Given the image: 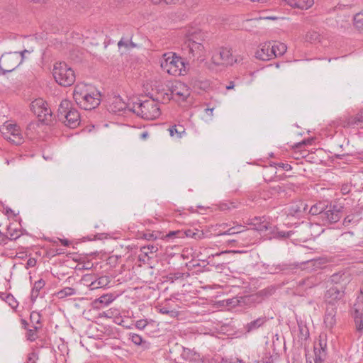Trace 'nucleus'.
<instances>
[{
    "mask_svg": "<svg viewBox=\"0 0 363 363\" xmlns=\"http://www.w3.org/2000/svg\"><path fill=\"white\" fill-rule=\"evenodd\" d=\"M363 124V111L359 112L355 116H344L341 125L343 127H351Z\"/></svg>",
    "mask_w": 363,
    "mask_h": 363,
    "instance_id": "obj_19",
    "label": "nucleus"
},
{
    "mask_svg": "<svg viewBox=\"0 0 363 363\" xmlns=\"http://www.w3.org/2000/svg\"><path fill=\"white\" fill-rule=\"evenodd\" d=\"M179 0H151V1L154 4H174L177 2H178Z\"/></svg>",
    "mask_w": 363,
    "mask_h": 363,
    "instance_id": "obj_46",
    "label": "nucleus"
},
{
    "mask_svg": "<svg viewBox=\"0 0 363 363\" xmlns=\"http://www.w3.org/2000/svg\"><path fill=\"white\" fill-rule=\"evenodd\" d=\"M9 305L11 306V308H15L17 307L18 303L16 301H13V303H11L9 301Z\"/></svg>",
    "mask_w": 363,
    "mask_h": 363,
    "instance_id": "obj_63",
    "label": "nucleus"
},
{
    "mask_svg": "<svg viewBox=\"0 0 363 363\" xmlns=\"http://www.w3.org/2000/svg\"><path fill=\"white\" fill-rule=\"evenodd\" d=\"M118 48L125 47L126 48H135L136 45L134 43H133L130 39L122 38L118 43Z\"/></svg>",
    "mask_w": 363,
    "mask_h": 363,
    "instance_id": "obj_38",
    "label": "nucleus"
},
{
    "mask_svg": "<svg viewBox=\"0 0 363 363\" xmlns=\"http://www.w3.org/2000/svg\"><path fill=\"white\" fill-rule=\"evenodd\" d=\"M89 287L90 290H94V289H96L101 288L100 286V285L99 284V283H98L96 279H94V281H91V283L89 284Z\"/></svg>",
    "mask_w": 363,
    "mask_h": 363,
    "instance_id": "obj_51",
    "label": "nucleus"
},
{
    "mask_svg": "<svg viewBox=\"0 0 363 363\" xmlns=\"http://www.w3.org/2000/svg\"><path fill=\"white\" fill-rule=\"evenodd\" d=\"M45 285V281L43 279H40L36 281L34 284L31 291V298L32 300H35L40 294V291L43 289Z\"/></svg>",
    "mask_w": 363,
    "mask_h": 363,
    "instance_id": "obj_24",
    "label": "nucleus"
},
{
    "mask_svg": "<svg viewBox=\"0 0 363 363\" xmlns=\"http://www.w3.org/2000/svg\"><path fill=\"white\" fill-rule=\"evenodd\" d=\"M342 212L343 206L341 204H330L321 214V219L325 223H335L342 218Z\"/></svg>",
    "mask_w": 363,
    "mask_h": 363,
    "instance_id": "obj_12",
    "label": "nucleus"
},
{
    "mask_svg": "<svg viewBox=\"0 0 363 363\" xmlns=\"http://www.w3.org/2000/svg\"><path fill=\"white\" fill-rule=\"evenodd\" d=\"M182 357L184 359L189 361L190 363L196 362L200 359L199 354L190 349L184 348Z\"/></svg>",
    "mask_w": 363,
    "mask_h": 363,
    "instance_id": "obj_23",
    "label": "nucleus"
},
{
    "mask_svg": "<svg viewBox=\"0 0 363 363\" xmlns=\"http://www.w3.org/2000/svg\"><path fill=\"white\" fill-rule=\"evenodd\" d=\"M50 242L52 243L53 246H58L60 243V238H57L55 240H50Z\"/></svg>",
    "mask_w": 363,
    "mask_h": 363,
    "instance_id": "obj_60",
    "label": "nucleus"
},
{
    "mask_svg": "<svg viewBox=\"0 0 363 363\" xmlns=\"http://www.w3.org/2000/svg\"><path fill=\"white\" fill-rule=\"evenodd\" d=\"M345 296V291L342 287H330L324 295V300L326 306L337 307L340 301Z\"/></svg>",
    "mask_w": 363,
    "mask_h": 363,
    "instance_id": "obj_14",
    "label": "nucleus"
},
{
    "mask_svg": "<svg viewBox=\"0 0 363 363\" xmlns=\"http://www.w3.org/2000/svg\"><path fill=\"white\" fill-rule=\"evenodd\" d=\"M277 166L279 167H281V169H283L285 171H289V170L291 169V166L289 164H287V163L280 162V163L277 164Z\"/></svg>",
    "mask_w": 363,
    "mask_h": 363,
    "instance_id": "obj_53",
    "label": "nucleus"
},
{
    "mask_svg": "<svg viewBox=\"0 0 363 363\" xmlns=\"http://www.w3.org/2000/svg\"><path fill=\"white\" fill-rule=\"evenodd\" d=\"M112 301H113L112 296L111 295L106 294V295L101 296V297L97 298L94 301V304L96 306H99V304H103L104 306H107Z\"/></svg>",
    "mask_w": 363,
    "mask_h": 363,
    "instance_id": "obj_34",
    "label": "nucleus"
},
{
    "mask_svg": "<svg viewBox=\"0 0 363 363\" xmlns=\"http://www.w3.org/2000/svg\"><path fill=\"white\" fill-rule=\"evenodd\" d=\"M60 243L63 246H69L71 242L67 239H60Z\"/></svg>",
    "mask_w": 363,
    "mask_h": 363,
    "instance_id": "obj_56",
    "label": "nucleus"
},
{
    "mask_svg": "<svg viewBox=\"0 0 363 363\" xmlns=\"http://www.w3.org/2000/svg\"><path fill=\"white\" fill-rule=\"evenodd\" d=\"M21 324H22V327H23L24 329H26V330H27V329H28V328H27V327H28V322H27L26 320L22 319V320H21Z\"/></svg>",
    "mask_w": 363,
    "mask_h": 363,
    "instance_id": "obj_62",
    "label": "nucleus"
},
{
    "mask_svg": "<svg viewBox=\"0 0 363 363\" xmlns=\"http://www.w3.org/2000/svg\"><path fill=\"white\" fill-rule=\"evenodd\" d=\"M235 86L234 82H230L229 84L226 86V89L230 90L233 89Z\"/></svg>",
    "mask_w": 363,
    "mask_h": 363,
    "instance_id": "obj_61",
    "label": "nucleus"
},
{
    "mask_svg": "<svg viewBox=\"0 0 363 363\" xmlns=\"http://www.w3.org/2000/svg\"><path fill=\"white\" fill-rule=\"evenodd\" d=\"M77 294V290L72 287H65L56 293L58 298H65L67 296H74Z\"/></svg>",
    "mask_w": 363,
    "mask_h": 363,
    "instance_id": "obj_27",
    "label": "nucleus"
},
{
    "mask_svg": "<svg viewBox=\"0 0 363 363\" xmlns=\"http://www.w3.org/2000/svg\"><path fill=\"white\" fill-rule=\"evenodd\" d=\"M182 50L184 55L191 60L203 61L205 56L204 46L201 43L195 40V36L191 35L186 39L182 46Z\"/></svg>",
    "mask_w": 363,
    "mask_h": 363,
    "instance_id": "obj_8",
    "label": "nucleus"
},
{
    "mask_svg": "<svg viewBox=\"0 0 363 363\" xmlns=\"http://www.w3.org/2000/svg\"><path fill=\"white\" fill-rule=\"evenodd\" d=\"M350 314L354 320L356 330L363 334V308L362 303H355L350 311Z\"/></svg>",
    "mask_w": 363,
    "mask_h": 363,
    "instance_id": "obj_16",
    "label": "nucleus"
},
{
    "mask_svg": "<svg viewBox=\"0 0 363 363\" xmlns=\"http://www.w3.org/2000/svg\"><path fill=\"white\" fill-rule=\"evenodd\" d=\"M161 67L170 75L179 76L185 71V64L182 57L175 53L169 52L163 55Z\"/></svg>",
    "mask_w": 363,
    "mask_h": 363,
    "instance_id": "obj_7",
    "label": "nucleus"
},
{
    "mask_svg": "<svg viewBox=\"0 0 363 363\" xmlns=\"http://www.w3.org/2000/svg\"><path fill=\"white\" fill-rule=\"evenodd\" d=\"M211 61L214 65L218 66L231 65L235 62L230 50L226 48L215 50L212 55Z\"/></svg>",
    "mask_w": 363,
    "mask_h": 363,
    "instance_id": "obj_13",
    "label": "nucleus"
},
{
    "mask_svg": "<svg viewBox=\"0 0 363 363\" xmlns=\"http://www.w3.org/2000/svg\"><path fill=\"white\" fill-rule=\"evenodd\" d=\"M158 250L157 246L149 245L141 247L140 251L143 254L144 257L147 256L149 253H154Z\"/></svg>",
    "mask_w": 363,
    "mask_h": 363,
    "instance_id": "obj_37",
    "label": "nucleus"
},
{
    "mask_svg": "<svg viewBox=\"0 0 363 363\" xmlns=\"http://www.w3.org/2000/svg\"><path fill=\"white\" fill-rule=\"evenodd\" d=\"M324 211V205L321 203H315L310 207L308 209V213L311 215H320L321 217V214Z\"/></svg>",
    "mask_w": 363,
    "mask_h": 363,
    "instance_id": "obj_31",
    "label": "nucleus"
},
{
    "mask_svg": "<svg viewBox=\"0 0 363 363\" xmlns=\"http://www.w3.org/2000/svg\"><path fill=\"white\" fill-rule=\"evenodd\" d=\"M337 307L325 306L323 322L325 327L332 330L337 323Z\"/></svg>",
    "mask_w": 363,
    "mask_h": 363,
    "instance_id": "obj_18",
    "label": "nucleus"
},
{
    "mask_svg": "<svg viewBox=\"0 0 363 363\" xmlns=\"http://www.w3.org/2000/svg\"><path fill=\"white\" fill-rule=\"evenodd\" d=\"M176 235H177V237H179V238H182V237H184V235H185L187 238H191L195 240H201L204 238V233L202 231L199 230L197 229H195V230L189 229L185 231H179V230L170 231L167 235V237L171 238Z\"/></svg>",
    "mask_w": 363,
    "mask_h": 363,
    "instance_id": "obj_17",
    "label": "nucleus"
},
{
    "mask_svg": "<svg viewBox=\"0 0 363 363\" xmlns=\"http://www.w3.org/2000/svg\"><path fill=\"white\" fill-rule=\"evenodd\" d=\"M218 206L220 211H230L231 209L238 208V203L237 201H225L220 202Z\"/></svg>",
    "mask_w": 363,
    "mask_h": 363,
    "instance_id": "obj_28",
    "label": "nucleus"
},
{
    "mask_svg": "<svg viewBox=\"0 0 363 363\" xmlns=\"http://www.w3.org/2000/svg\"><path fill=\"white\" fill-rule=\"evenodd\" d=\"M59 121L70 128H77L80 123V116L78 111L72 106L70 101L62 100L57 111Z\"/></svg>",
    "mask_w": 363,
    "mask_h": 363,
    "instance_id": "obj_2",
    "label": "nucleus"
},
{
    "mask_svg": "<svg viewBox=\"0 0 363 363\" xmlns=\"http://www.w3.org/2000/svg\"><path fill=\"white\" fill-rule=\"evenodd\" d=\"M286 50V45L280 42L264 43L258 47L255 52V57L260 60L267 61L283 55Z\"/></svg>",
    "mask_w": 363,
    "mask_h": 363,
    "instance_id": "obj_4",
    "label": "nucleus"
},
{
    "mask_svg": "<svg viewBox=\"0 0 363 363\" xmlns=\"http://www.w3.org/2000/svg\"><path fill=\"white\" fill-rule=\"evenodd\" d=\"M345 273L339 272L337 273L333 274L331 276L330 279H331L332 282H333L335 284H338V283H340L341 281H345Z\"/></svg>",
    "mask_w": 363,
    "mask_h": 363,
    "instance_id": "obj_39",
    "label": "nucleus"
},
{
    "mask_svg": "<svg viewBox=\"0 0 363 363\" xmlns=\"http://www.w3.org/2000/svg\"><path fill=\"white\" fill-rule=\"evenodd\" d=\"M305 39L308 42H310L311 43H315L317 42H320V35L318 32L311 30L308 31L306 34Z\"/></svg>",
    "mask_w": 363,
    "mask_h": 363,
    "instance_id": "obj_30",
    "label": "nucleus"
},
{
    "mask_svg": "<svg viewBox=\"0 0 363 363\" xmlns=\"http://www.w3.org/2000/svg\"><path fill=\"white\" fill-rule=\"evenodd\" d=\"M264 363H272V357H266L262 361Z\"/></svg>",
    "mask_w": 363,
    "mask_h": 363,
    "instance_id": "obj_58",
    "label": "nucleus"
},
{
    "mask_svg": "<svg viewBox=\"0 0 363 363\" xmlns=\"http://www.w3.org/2000/svg\"><path fill=\"white\" fill-rule=\"evenodd\" d=\"M255 220L257 221V223H252L253 225H255V231H259V232H264L266 231L268 229V223L265 222H261V218H255Z\"/></svg>",
    "mask_w": 363,
    "mask_h": 363,
    "instance_id": "obj_35",
    "label": "nucleus"
},
{
    "mask_svg": "<svg viewBox=\"0 0 363 363\" xmlns=\"http://www.w3.org/2000/svg\"><path fill=\"white\" fill-rule=\"evenodd\" d=\"M314 278L313 277H308L306 279H303L299 282L300 285L306 286L307 288H311L315 284L313 281Z\"/></svg>",
    "mask_w": 363,
    "mask_h": 363,
    "instance_id": "obj_44",
    "label": "nucleus"
},
{
    "mask_svg": "<svg viewBox=\"0 0 363 363\" xmlns=\"http://www.w3.org/2000/svg\"><path fill=\"white\" fill-rule=\"evenodd\" d=\"M219 363H244V362L239 359H223Z\"/></svg>",
    "mask_w": 363,
    "mask_h": 363,
    "instance_id": "obj_49",
    "label": "nucleus"
},
{
    "mask_svg": "<svg viewBox=\"0 0 363 363\" xmlns=\"http://www.w3.org/2000/svg\"><path fill=\"white\" fill-rule=\"evenodd\" d=\"M143 238L147 240H156L158 236L153 232H146L143 234Z\"/></svg>",
    "mask_w": 363,
    "mask_h": 363,
    "instance_id": "obj_45",
    "label": "nucleus"
},
{
    "mask_svg": "<svg viewBox=\"0 0 363 363\" xmlns=\"http://www.w3.org/2000/svg\"><path fill=\"white\" fill-rule=\"evenodd\" d=\"M350 190H351V186L347 184H343L341 187V191L343 194H348L350 191Z\"/></svg>",
    "mask_w": 363,
    "mask_h": 363,
    "instance_id": "obj_54",
    "label": "nucleus"
},
{
    "mask_svg": "<svg viewBox=\"0 0 363 363\" xmlns=\"http://www.w3.org/2000/svg\"><path fill=\"white\" fill-rule=\"evenodd\" d=\"M0 132L4 139L19 145L23 143L24 138L19 126L9 121L0 126Z\"/></svg>",
    "mask_w": 363,
    "mask_h": 363,
    "instance_id": "obj_9",
    "label": "nucleus"
},
{
    "mask_svg": "<svg viewBox=\"0 0 363 363\" xmlns=\"http://www.w3.org/2000/svg\"><path fill=\"white\" fill-rule=\"evenodd\" d=\"M129 340H130L135 345H142L143 342H145L143 341V339L140 335L132 333L129 334Z\"/></svg>",
    "mask_w": 363,
    "mask_h": 363,
    "instance_id": "obj_40",
    "label": "nucleus"
},
{
    "mask_svg": "<svg viewBox=\"0 0 363 363\" xmlns=\"http://www.w3.org/2000/svg\"><path fill=\"white\" fill-rule=\"evenodd\" d=\"M9 239L6 233H4L0 230V245H5L8 243Z\"/></svg>",
    "mask_w": 363,
    "mask_h": 363,
    "instance_id": "obj_47",
    "label": "nucleus"
},
{
    "mask_svg": "<svg viewBox=\"0 0 363 363\" xmlns=\"http://www.w3.org/2000/svg\"><path fill=\"white\" fill-rule=\"evenodd\" d=\"M41 326L34 325L33 329H27L26 334V339L30 342H34L38 338V332Z\"/></svg>",
    "mask_w": 363,
    "mask_h": 363,
    "instance_id": "obj_29",
    "label": "nucleus"
},
{
    "mask_svg": "<svg viewBox=\"0 0 363 363\" xmlns=\"http://www.w3.org/2000/svg\"><path fill=\"white\" fill-rule=\"evenodd\" d=\"M73 98L77 104L84 110L94 109L101 103L100 92L84 83H79L75 86Z\"/></svg>",
    "mask_w": 363,
    "mask_h": 363,
    "instance_id": "obj_1",
    "label": "nucleus"
},
{
    "mask_svg": "<svg viewBox=\"0 0 363 363\" xmlns=\"http://www.w3.org/2000/svg\"><path fill=\"white\" fill-rule=\"evenodd\" d=\"M148 136H149V134H148L147 131H143L140 134V138L143 140H145L146 138H147Z\"/></svg>",
    "mask_w": 363,
    "mask_h": 363,
    "instance_id": "obj_59",
    "label": "nucleus"
},
{
    "mask_svg": "<svg viewBox=\"0 0 363 363\" xmlns=\"http://www.w3.org/2000/svg\"><path fill=\"white\" fill-rule=\"evenodd\" d=\"M171 94L174 99L184 101L190 95L189 88L181 82H176L172 86Z\"/></svg>",
    "mask_w": 363,
    "mask_h": 363,
    "instance_id": "obj_15",
    "label": "nucleus"
},
{
    "mask_svg": "<svg viewBox=\"0 0 363 363\" xmlns=\"http://www.w3.org/2000/svg\"><path fill=\"white\" fill-rule=\"evenodd\" d=\"M354 26L359 30H363V12L354 15L353 18Z\"/></svg>",
    "mask_w": 363,
    "mask_h": 363,
    "instance_id": "obj_33",
    "label": "nucleus"
},
{
    "mask_svg": "<svg viewBox=\"0 0 363 363\" xmlns=\"http://www.w3.org/2000/svg\"><path fill=\"white\" fill-rule=\"evenodd\" d=\"M38 359V354L35 351H33V352L28 353L25 363H36V361Z\"/></svg>",
    "mask_w": 363,
    "mask_h": 363,
    "instance_id": "obj_42",
    "label": "nucleus"
},
{
    "mask_svg": "<svg viewBox=\"0 0 363 363\" xmlns=\"http://www.w3.org/2000/svg\"><path fill=\"white\" fill-rule=\"evenodd\" d=\"M36 259L35 258H29L26 263V268L33 267L36 264Z\"/></svg>",
    "mask_w": 363,
    "mask_h": 363,
    "instance_id": "obj_52",
    "label": "nucleus"
},
{
    "mask_svg": "<svg viewBox=\"0 0 363 363\" xmlns=\"http://www.w3.org/2000/svg\"><path fill=\"white\" fill-rule=\"evenodd\" d=\"M267 321V318L266 316H262L256 320H254L248 323H247L245 325V330L247 333H252L260 327H262L263 325H264Z\"/></svg>",
    "mask_w": 363,
    "mask_h": 363,
    "instance_id": "obj_20",
    "label": "nucleus"
},
{
    "mask_svg": "<svg viewBox=\"0 0 363 363\" xmlns=\"http://www.w3.org/2000/svg\"><path fill=\"white\" fill-rule=\"evenodd\" d=\"M289 6L300 9H308L311 8L314 0H284Z\"/></svg>",
    "mask_w": 363,
    "mask_h": 363,
    "instance_id": "obj_21",
    "label": "nucleus"
},
{
    "mask_svg": "<svg viewBox=\"0 0 363 363\" xmlns=\"http://www.w3.org/2000/svg\"><path fill=\"white\" fill-rule=\"evenodd\" d=\"M57 83L63 86H69L76 79L74 70L64 62H56L52 70Z\"/></svg>",
    "mask_w": 363,
    "mask_h": 363,
    "instance_id": "obj_6",
    "label": "nucleus"
},
{
    "mask_svg": "<svg viewBox=\"0 0 363 363\" xmlns=\"http://www.w3.org/2000/svg\"><path fill=\"white\" fill-rule=\"evenodd\" d=\"M30 111L38 118L39 121L48 123L52 121V111L48 108L47 103L42 99H37L30 104Z\"/></svg>",
    "mask_w": 363,
    "mask_h": 363,
    "instance_id": "obj_10",
    "label": "nucleus"
},
{
    "mask_svg": "<svg viewBox=\"0 0 363 363\" xmlns=\"http://www.w3.org/2000/svg\"><path fill=\"white\" fill-rule=\"evenodd\" d=\"M299 328H300V332H301V335L303 336H304L305 338H307V337L309 335L308 330L307 329H303L302 327H299Z\"/></svg>",
    "mask_w": 363,
    "mask_h": 363,
    "instance_id": "obj_55",
    "label": "nucleus"
},
{
    "mask_svg": "<svg viewBox=\"0 0 363 363\" xmlns=\"http://www.w3.org/2000/svg\"><path fill=\"white\" fill-rule=\"evenodd\" d=\"M205 111L206 112V113L209 116H211L212 113H213V108H206L205 109Z\"/></svg>",
    "mask_w": 363,
    "mask_h": 363,
    "instance_id": "obj_64",
    "label": "nucleus"
},
{
    "mask_svg": "<svg viewBox=\"0 0 363 363\" xmlns=\"http://www.w3.org/2000/svg\"><path fill=\"white\" fill-rule=\"evenodd\" d=\"M147 324V320L141 319L136 322L135 326L139 330H143Z\"/></svg>",
    "mask_w": 363,
    "mask_h": 363,
    "instance_id": "obj_48",
    "label": "nucleus"
},
{
    "mask_svg": "<svg viewBox=\"0 0 363 363\" xmlns=\"http://www.w3.org/2000/svg\"><path fill=\"white\" fill-rule=\"evenodd\" d=\"M130 110L137 116L146 120L155 119L161 114L159 104L154 99L135 102Z\"/></svg>",
    "mask_w": 363,
    "mask_h": 363,
    "instance_id": "obj_3",
    "label": "nucleus"
},
{
    "mask_svg": "<svg viewBox=\"0 0 363 363\" xmlns=\"http://www.w3.org/2000/svg\"><path fill=\"white\" fill-rule=\"evenodd\" d=\"M169 135L177 139H180L186 135L185 128L180 124L174 125L168 129Z\"/></svg>",
    "mask_w": 363,
    "mask_h": 363,
    "instance_id": "obj_22",
    "label": "nucleus"
},
{
    "mask_svg": "<svg viewBox=\"0 0 363 363\" xmlns=\"http://www.w3.org/2000/svg\"><path fill=\"white\" fill-rule=\"evenodd\" d=\"M94 276L91 274H86L83 277L82 281L84 284L89 286V284L91 283V281H94L93 279Z\"/></svg>",
    "mask_w": 363,
    "mask_h": 363,
    "instance_id": "obj_50",
    "label": "nucleus"
},
{
    "mask_svg": "<svg viewBox=\"0 0 363 363\" xmlns=\"http://www.w3.org/2000/svg\"><path fill=\"white\" fill-rule=\"evenodd\" d=\"M101 288L106 286L110 283V279L107 276H102L96 279Z\"/></svg>",
    "mask_w": 363,
    "mask_h": 363,
    "instance_id": "obj_43",
    "label": "nucleus"
},
{
    "mask_svg": "<svg viewBox=\"0 0 363 363\" xmlns=\"http://www.w3.org/2000/svg\"><path fill=\"white\" fill-rule=\"evenodd\" d=\"M319 346L320 348L318 349V352H317L318 348L316 347H314L315 363H323L324 357L325 356V347L326 346V344H323L321 342H320Z\"/></svg>",
    "mask_w": 363,
    "mask_h": 363,
    "instance_id": "obj_25",
    "label": "nucleus"
},
{
    "mask_svg": "<svg viewBox=\"0 0 363 363\" xmlns=\"http://www.w3.org/2000/svg\"><path fill=\"white\" fill-rule=\"evenodd\" d=\"M240 235L238 240H232L231 241L236 242L240 240H242L243 241H245L247 243L252 241V238L254 237L255 234V231L253 229H247L245 226L242 225H238L230 228H228L227 230L221 232L219 231L218 234L219 235Z\"/></svg>",
    "mask_w": 363,
    "mask_h": 363,
    "instance_id": "obj_11",
    "label": "nucleus"
},
{
    "mask_svg": "<svg viewBox=\"0 0 363 363\" xmlns=\"http://www.w3.org/2000/svg\"><path fill=\"white\" fill-rule=\"evenodd\" d=\"M32 50H23L21 52H6L0 57V74L11 72L17 68L24 60L25 53H31Z\"/></svg>",
    "mask_w": 363,
    "mask_h": 363,
    "instance_id": "obj_5",
    "label": "nucleus"
},
{
    "mask_svg": "<svg viewBox=\"0 0 363 363\" xmlns=\"http://www.w3.org/2000/svg\"><path fill=\"white\" fill-rule=\"evenodd\" d=\"M159 312L164 315H168L172 318H175L179 315V312L177 311L169 310L167 307L160 308Z\"/></svg>",
    "mask_w": 363,
    "mask_h": 363,
    "instance_id": "obj_41",
    "label": "nucleus"
},
{
    "mask_svg": "<svg viewBox=\"0 0 363 363\" xmlns=\"http://www.w3.org/2000/svg\"><path fill=\"white\" fill-rule=\"evenodd\" d=\"M278 235L279 237H281V238H289L290 236V232L281 231V232H279Z\"/></svg>",
    "mask_w": 363,
    "mask_h": 363,
    "instance_id": "obj_57",
    "label": "nucleus"
},
{
    "mask_svg": "<svg viewBox=\"0 0 363 363\" xmlns=\"http://www.w3.org/2000/svg\"><path fill=\"white\" fill-rule=\"evenodd\" d=\"M30 322L34 325L41 326V315L36 311H32L30 315Z\"/></svg>",
    "mask_w": 363,
    "mask_h": 363,
    "instance_id": "obj_36",
    "label": "nucleus"
},
{
    "mask_svg": "<svg viewBox=\"0 0 363 363\" xmlns=\"http://www.w3.org/2000/svg\"><path fill=\"white\" fill-rule=\"evenodd\" d=\"M6 234L9 240H16L22 235V231L19 228H13L11 225L7 226Z\"/></svg>",
    "mask_w": 363,
    "mask_h": 363,
    "instance_id": "obj_26",
    "label": "nucleus"
},
{
    "mask_svg": "<svg viewBox=\"0 0 363 363\" xmlns=\"http://www.w3.org/2000/svg\"><path fill=\"white\" fill-rule=\"evenodd\" d=\"M125 104L121 101V100L118 98L116 99L115 102H113L111 106V111L113 112H119L123 111L125 108Z\"/></svg>",
    "mask_w": 363,
    "mask_h": 363,
    "instance_id": "obj_32",
    "label": "nucleus"
}]
</instances>
